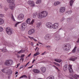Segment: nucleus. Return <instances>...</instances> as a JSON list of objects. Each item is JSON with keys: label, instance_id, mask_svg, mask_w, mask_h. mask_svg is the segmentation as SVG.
<instances>
[{"label": "nucleus", "instance_id": "obj_11", "mask_svg": "<svg viewBox=\"0 0 79 79\" xmlns=\"http://www.w3.org/2000/svg\"><path fill=\"white\" fill-rule=\"evenodd\" d=\"M58 27V23H56L52 25V28L53 29H57Z\"/></svg>", "mask_w": 79, "mask_h": 79}, {"label": "nucleus", "instance_id": "obj_57", "mask_svg": "<svg viewBox=\"0 0 79 79\" xmlns=\"http://www.w3.org/2000/svg\"><path fill=\"white\" fill-rule=\"evenodd\" d=\"M31 46H33V43L32 42H31Z\"/></svg>", "mask_w": 79, "mask_h": 79}, {"label": "nucleus", "instance_id": "obj_64", "mask_svg": "<svg viewBox=\"0 0 79 79\" xmlns=\"http://www.w3.org/2000/svg\"><path fill=\"white\" fill-rule=\"evenodd\" d=\"M30 77H30V76H28V78H29V79H30Z\"/></svg>", "mask_w": 79, "mask_h": 79}, {"label": "nucleus", "instance_id": "obj_35", "mask_svg": "<svg viewBox=\"0 0 79 79\" xmlns=\"http://www.w3.org/2000/svg\"><path fill=\"white\" fill-rule=\"evenodd\" d=\"M11 17L12 19L15 21V18H14V16H13V15L12 14L11 15Z\"/></svg>", "mask_w": 79, "mask_h": 79}, {"label": "nucleus", "instance_id": "obj_56", "mask_svg": "<svg viewBox=\"0 0 79 79\" xmlns=\"http://www.w3.org/2000/svg\"><path fill=\"white\" fill-rule=\"evenodd\" d=\"M35 61V59L33 60L32 61V63H34V61Z\"/></svg>", "mask_w": 79, "mask_h": 79}, {"label": "nucleus", "instance_id": "obj_14", "mask_svg": "<svg viewBox=\"0 0 79 79\" xmlns=\"http://www.w3.org/2000/svg\"><path fill=\"white\" fill-rule=\"evenodd\" d=\"M44 39L46 40H49L50 39V37L49 34H46V36L44 37Z\"/></svg>", "mask_w": 79, "mask_h": 79}, {"label": "nucleus", "instance_id": "obj_55", "mask_svg": "<svg viewBox=\"0 0 79 79\" xmlns=\"http://www.w3.org/2000/svg\"><path fill=\"white\" fill-rule=\"evenodd\" d=\"M33 40H34V41H35V42H37V40H35V39H33Z\"/></svg>", "mask_w": 79, "mask_h": 79}, {"label": "nucleus", "instance_id": "obj_48", "mask_svg": "<svg viewBox=\"0 0 79 79\" xmlns=\"http://www.w3.org/2000/svg\"><path fill=\"white\" fill-rule=\"evenodd\" d=\"M31 55V53L27 57V58L28 57H30V56Z\"/></svg>", "mask_w": 79, "mask_h": 79}, {"label": "nucleus", "instance_id": "obj_34", "mask_svg": "<svg viewBox=\"0 0 79 79\" xmlns=\"http://www.w3.org/2000/svg\"><path fill=\"white\" fill-rule=\"evenodd\" d=\"M23 77H26V78H27V77L26 75H23L21 77H19V79H21V78H23Z\"/></svg>", "mask_w": 79, "mask_h": 79}, {"label": "nucleus", "instance_id": "obj_19", "mask_svg": "<svg viewBox=\"0 0 79 79\" xmlns=\"http://www.w3.org/2000/svg\"><path fill=\"white\" fill-rule=\"evenodd\" d=\"M55 39L56 40H59L60 39V36L59 35L55 36Z\"/></svg>", "mask_w": 79, "mask_h": 79}, {"label": "nucleus", "instance_id": "obj_32", "mask_svg": "<svg viewBox=\"0 0 79 79\" xmlns=\"http://www.w3.org/2000/svg\"><path fill=\"white\" fill-rule=\"evenodd\" d=\"M2 52L4 53V52H7V50L6 48H3V49L2 50Z\"/></svg>", "mask_w": 79, "mask_h": 79}, {"label": "nucleus", "instance_id": "obj_52", "mask_svg": "<svg viewBox=\"0 0 79 79\" xmlns=\"http://www.w3.org/2000/svg\"><path fill=\"white\" fill-rule=\"evenodd\" d=\"M0 8H3V6L2 5H0Z\"/></svg>", "mask_w": 79, "mask_h": 79}, {"label": "nucleus", "instance_id": "obj_3", "mask_svg": "<svg viewBox=\"0 0 79 79\" xmlns=\"http://www.w3.org/2000/svg\"><path fill=\"white\" fill-rule=\"evenodd\" d=\"M62 48L64 51H69L71 49V45L69 44H64Z\"/></svg>", "mask_w": 79, "mask_h": 79}, {"label": "nucleus", "instance_id": "obj_23", "mask_svg": "<svg viewBox=\"0 0 79 79\" xmlns=\"http://www.w3.org/2000/svg\"><path fill=\"white\" fill-rule=\"evenodd\" d=\"M54 61L56 62H57V63H60V62H61L62 60L60 59H56L54 60Z\"/></svg>", "mask_w": 79, "mask_h": 79}, {"label": "nucleus", "instance_id": "obj_47", "mask_svg": "<svg viewBox=\"0 0 79 79\" xmlns=\"http://www.w3.org/2000/svg\"><path fill=\"white\" fill-rule=\"evenodd\" d=\"M9 72L10 73H12V70H9Z\"/></svg>", "mask_w": 79, "mask_h": 79}, {"label": "nucleus", "instance_id": "obj_49", "mask_svg": "<svg viewBox=\"0 0 79 79\" xmlns=\"http://www.w3.org/2000/svg\"><path fill=\"white\" fill-rule=\"evenodd\" d=\"M2 71L3 73H5V69H3L2 70Z\"/></svg>", "mask_w": 79, "mask_h": 79}, {"label": "nucleus", "instance_id": "obj_22", "mask_svg": "<svg viewBox=\"0 0 79 79\" xmlns=\"http://www.w3.org/2000/svg\"><path fill=\"white\" fill-rule=\"evenodd\" d=\"M41 23H38L36 24V28H39L40 27V25H41Z\"/></svg>", "mask_w": 79, "mask_h": 79}, {"label": "nucleus", "instance_id": "obj_8", "mask_svg": "<svg viewBox=\"0 0 79 79\" xmlns=\"http://www.w3.org/2000/svg\"><path fill=\"white\" fill-rule=\"evenodd\" d=\"M28 4L29 5H30V6L31 7H33L35 6V4H34V2L33 1L29 0L28 2Z\"/></svg>", "mask_w": 79, "mask_h": 79}, {"label": "nucleus", "instance_id": "obj_4", "mask_svg": "<svg viewBox=\"0 0 79 79\" xmlns=\"http://www.w3.org/2000/svg\"><path fill=\"white\" fill-rule=\"evenodd\" d=\"M5 64L7 66H10L13 64V60H6L5 62Z\"/></svg>", "mask_w": 79, "mask_h": 79}, {"label": "nucleus", "instance_id": "obj_50", "mask_svg": "<svg viewBox=\"0 0 79 79\" xmlns=\"http://www.w3.org/2000/svg\"><path fill=\"white\" fill-rule=\"evenodd\" d=\"M21 52L22 53H23V52H25V50H21Z\"/></svg>", "mask_w": 79, "mask_h": 79}, {"label": "nucleus", "instance_id": "obj_41", "mask_svg": "<svg viewBox=\"0 0 79 79\" xmlns=\"http://www.w3.org/2000/svg\"><path fill=\"white\" fill-rule=\"evenodd\" d=\"M39 54L40 53L39 52L36 53L34 54V56H37V55H39Z\"/></svg>", "mask_w": 79, "mask_h": 79}, {"label": "nucleus", "instance_id": "obj_61", "mask_svg": "<svg viewBox=\"0 0 79 79\" xmlns=\"http://www.w3.org/2000/svg\"><path fill=\"white\" fill-rule=\"evenodd\" d=\"M45 54L44 53V52L43 53H42L41 55H44Z\"/></svg>", "mask_w": 79, "mask_h": 79}, {"label": "nucleus", "instance_id": "obj_26", "mask_svg": "<svg viewBox=\"0 0 79 79\" xmlns=\"http://www.w3.org/2000/svg\"><path fill=\"white\" fill-rule=\"evenodd\" d=\"M31 21V19L28 18L27 19V20L26 21V23H27V24H30V22Z\"/></svg>", "mask_w": 79, "mask_h": 79}, {"label": "nucleus", "instance_id": "obj_44", "mask_svg": "<svg viewBox=\"0 0 79 79\" xmlns=\"http://www.w3.org/2000/svg\"><path fill=\"white\" fill-rule=\"evenodd\" d=\"M25 55L24 54H22L21 55V56H20V58H23L24 57V56Z\"/></svg>", "mask_w": 79, "mask_h": 79}, {"label": "nucleus", "instance_id": "obj_54", "mask_svg": "<svg viewBox=\"0 0 79 79\" xmlns=\"http://www.w3.org/2000/svg\"><path fill=\"white\" fill-rule=\"evenodd\" d=\"M20 60L23 61V60H24V59L23 58H21L20 59Z\"/></svg>", "mask_w": 79, "mask_h": 79}, {"label": "nucleus", "instance_id": "obj_59", "mask_svg": "<svg viewBox=\"0 0 79 79\" xmlns=\"http://www.w3.org/2000/svg\"><path fill=\"white\" fill-rule=\"evenodd\" d=\"M38 44H42V43H40L39 41L38 42Z\"/></svg>", "mask_w": 79, "mask_h": 79}, {"label": "nucleus", "instance_id": "obj_27", "mask_svg": "<svg viewBox=\"0 0 79 79\" xmlns=\"http://www.w3.org/2000/svg\"><path fill=\"white\" fill-rule=\"evenodd\" d=\"M47 79H54L55 78L53 76H51L47 78Z\"/></svg>", "mask_w": 79, "mask_h": 79}, {"label": "nucleus", "instance_id": "obj_46", "mask_svg": "<svg viewBox=\"0 0 79 79\" xmlns=\"http://www.w3.org/2000/svg\"><path fill=\"white\" fill-rule=\"evenodd\" d=\"M8 9V8H7V7H5L4 8V10H5V11H7V10Z\"/></svg>", "mask_w": 79, "mask_h": 79}, {"label": "nucleus", "instance_id": "obj_63", "mask_svg": "<svg viewBox=\"0 0 79 79\" xmlns=\"http://www.w3.org/2000/svg\"><path fill=\"white\" fill-rule=\"evenodd\" d=\"M29 64V62H28L26 64V66H27V64Z\"/></svg>", "mask_w": 79, "mask_h": 79}, {"label": "nucleus", "instance_id": "obj_9", "mask_svg": "<svg viewBox=\"0 0 79 79\" xmlns=\"http://www.w3.org/2000/svg\"><path fill=\"white\" fill-rule=\"evenodd\" d=\"M35 32V30L34 29H32L30 30L28 32V34L29 35H32L33 34H34Z\"/></svg>", "mask_w": 79, "mask_h": 79}, {"label": "nucleus", "instance_id": "obj_58", "mask_svg": "<svg viewBox=\"0 0 79 79\" xmlns=\"http://www.w3.org/2000/svg\"><path fill=\"white\" fill-rule=\"evenodd\" d=\"M20 65V64L19 63L17 65V67H18V66H19Z\"/></svg>", "mask_w": 79, "mask_h": 79}, {"label": "nucleus", "instance_id": "obj_20", "mask_svg": "<svg viewBox=\"0 0 79 79\" xmlns=\"http://www.w3.org/2000/svg\"><path fill=\"white\" fill-rule=\"evenodd\" d=\"M15 0H7V2L8 3H14Z\"/></svg>", "mask_w": 79, "mask_h": 79}, {"label": "nucleus", "instance_id": "obj_40", "mask_svg": "<svg viewBox=\"0 0 79 79\" xmlns=\"http://www.w3.org/2000/svg\"><path fill=\"white\" fill-rule=\"evenodd\" d=\"M34 23V20H33L31 22V23H30V24H32L33 23Z\"/></svg>", "mask_w": 79, "mask_h": 79}, {"label": "nucleus", "instance_id": "obj_31", "mask_svg": "<svg viewBox=\"0 0 79 79\" xmlns=\"http://www.w3.org/2000/svg\"><path fill=\"white\" fill-rule=\"evenodd\" d=\"M37 13L36 12L35 14L34 13L33 14V16L34 18H35V17L37 16Z\"/></svg>", "mask_w": 79, "mask_h": 79}, {"label": "nucleus", "instance_id": "obj_6", "mask_svg": "<svg viewBox=\"0 0 79 79\" xmlns=\"http://www.w3.org/2000/svg\"><path fill=\"white\" fill-rule=\"evenodd\" d=\"M52 23L50 22H47L45 24L46 27L48 29H52Z\"/></svg>", "mask_w": 79, "mask_h": 79}, {"label": "nucleus", "instance_id": "obj_33", "mask_svg": "<svg viewBox=\"0 0 79 79\" xmlns=\"http://www.w3.org/2000/svg\"><path fill=\"white\" fill-rule=\"evenodd\" d=\"M53 63L54 64H55V65H56V66H58L59 67H60V65L58 64V63H57L55 62H53Z\"/></svg>", "mask_w": 79, "mask_h": 79}, {"label": "nucleus", "instance_id": "obj_45", "mask_svg": "<svg viewBox=\"0 0 79 79\" xmlns=\"http://www.w3.org/2000/svg\"><path fill=\"white\" fill-rule=\"evenodd\" d=\"M24 68V66L23 65H21L20 67L19 68V69H22V68Z\"/></svg>", "mask_w": 79, "mask_h": 79}, {"label": "nucleus", "instance_id": "obj_12", "mask_svg": "<svg viewBox=\"0 0 79 79\" xmlns=\"http://www.w3.org/2000/svg\"><path fill=\"white\" fill-rule=\"evenodd\" d=\"M65 10H66V9L64 7H61L60 9V13H64V12L65 11Z\"/></svg>", "mask_w": 79, "mask_h": 79}, {"label": "nucleus", "instance_id": "obj_42", "mask_svg": "<svg viewBox=\"0 0 79 79\" xmlns=\"http://www.w3.org/2000/svg\"><path fill=\"white\" fill-rule=\"evenodd\" d=\"M4 16V15H3L0 14V18H3Z\"/></svg>", "mask_w": 79, "mask_h": 79}, {"label": "nucleus", "instance_id": "obj_51", "mask_svg": "<svg viewBox=\"0 0 79 79\" xmlns=\"http://www.w3.org/2000/svg\"><path fill=\"white\" fill-rule=\"evenodd\" d=\"M22 53V52H21V51L20 50L19 52H18L17 53L19 54V53Z\"/></svg>", "mask_w": 79, "mask_h": 79}, {"label": "nucleus", "instance_id": "obj_13", "mask_svg": "<svg viewBox=\"0 0 79 79\" xmlns=\"http://www.w3.org/2000/svg\"><path fill=\"white\" fill-rule=\"evenodd\" d=\"M15 3H13L12 4H10L9 5V6L10 9L11 10H13L14 8H15Z\"/></svg>", "mask_w": 79, "mask_h": 79}, {"label": "nucleus", "instance_id": "obj_10", "mask_svg": "<svg viewBox=\"0 0 79 79\" xmlns=\"http://www.w3.org/2000/svg\"><path fill=\"white\" fill-rule=\"evenodd\" d=\"M24 15L23 14H22L19 15L17 18L19 20H22L24 18Z\"/></svg>", "mask_w": 79, "mask_h": 79}, {"label": "nucleus", "instance_id": "obj_28", "mask_svg": "<svg viewBox=\"0 0 79 79\" xmlns=\"http://www.w3.org/2000/svg\"><path fill=\"white\" fill-rule=\"evenodd\" d=\"M42 2V0H38L36 2V4H40Z\"/></svg>", "mask_w": 79, "mask_h": 79}, {"label": "nucleus", "instance_id": "obj_30", "mask_svg": "<svg viewBox=\"0 0 79 79\" xmlns=\"http://www.w3.org/2000/svg\"><path fill=\"white\" fill-rule=\"evenodd\" d=\"M76 48H77V47L76 46H75L74 49L72 50V52H73V53L76 52Z\"/></svg>", "mask_w": 79, "mask_h": 79}, {"label": "nucleus", "instance_id": "obj_53", "mask_svg": "<svg viewBox=\"0 0 79 79\" xmlns=\"http://www.w3.org/2000/svg\"><path fill=\"white\" fill-rule=\"evenodd\" d=\"M32 66H33V65H32L31 67H28V69H29V68H32Z\"/></svg>", "mask_w": 79, "mask_h": 79}, {"label": "nucleus", "instance_id": "obj_7", "mask_svg": "<svg viewBox=\"0 0 79 79\" xmlns=\"http://www.w3.org/2000/svg\"><path fill=\"white\" fill-rule=\"evenodd\" d=\"M73 73L72 74V73H70V76H71V78L73 79V78H74L75 79H78L77 77L79 78V75H78L76 74H73Z\"/></svg>", "mask_w": 79, "mask_h": 79}, {"label": "nucleus", "instance_id": "obj_60", "mask_svg": "<svg viewBox=\"0 0 79 79\" xmlns=\"http://www.w3.org/2000/svg\"><path fill=\"white\" fill-rule=\"evenodd\" d=\"M18 72H15V74H18Z\"/></svg>", "mask_w": 79, "mask_h": 79}, {"label": "nucleus", "instance_id": "obj_39", "mask_svg": "<svg viewBox=\"0 0 79 79\" xmlns=\"http://www.w3.org/2000/svg\"><path fill=\"white\" fill-rule=\"evenodd\" d=\"M52 67H54L56 69H57V70H58V71H59V69H58V67H56L55 65H52Z\"/></svg>", "mask_w": 79, "mask_h": 79}, {"label": "nucleus", "instance_id": "obj_25", "mask_svg": "<svg viewBox=\"0 0 79 79\" xmlns=\"http://www.w3.org/2000/svg\"><path fill=\"white\" fill-rule=\"evenodd\" d=\"M75 0H71L70 2V6H73V4L74 3Z\"/></svg>", "mask_w": 79, "mask_h": 79}, {"label": "nucleus", "instance_id": "obj_37", "mask_svg": "<svg viewBox=\"0 0 79 79\" xmlns=\"http://www.w3.org/2000/svg\"><path fill=\"white\" fill-rule=\"evenodd\" d=\"M64 19H65V18H64V17H62V19H60V22H63V21H64Z\"/></svg>", "mask_w": 79, "mask_h": 79}, {"label": "nucleus", "instance_id": "obj_21", "mask_svg": "<svg viewBox=\"0 0 79 79\" xmlns=\"http://www.w3.org/2000/svg\"><path fill=\"white\" fill-rule=\"evenodd\" d=\"M34 73H39L40 72V70L38 69H34L33 70Z\"/></svg>", "mask_w": 79, "mask_h": 79}, {"label": "nucleus", "instance_id": "obj_62", "mask_svg": "<svg viewBox=\"0 0 79 79\" xmlns=\"http://www.w3.org/2000/svg\"><path fill=\"white\" fill-rule=\"evenodd\" d=\"M46 47H48V48H50V46H47Z\"/></svg>", "mask_w": 79, "mask_h": 79}, {"label": "nucleus", "instance_id": "obj_29", "mask_svg": "<svg viewBox=\"0 0 79 79\" xmlns=\"http://www.w3.org/2000/svg\"><path fill=\"white\" fill-rule=\"evenodd\" d=\"M20 23H21V22H17L14 25L15 27H17V26H18V24H19Z\"/></svg>", "mask_w": 79, "mask_h": 79}, {"label": "nucleus", "instance_id": "obj_15", "mask_svg": "<svg viewBox=\"0 0 79 79\" xmlns=\"http://www.w3.org/2000/svg\"><path fill=\"white\" fill-rule=\"evenodd\" d=\"M27 26V23H23L21 25V28H22L23 30L25 29V27Z\"/></svg>", "mask_w": 79, "mask_h": 79}, {"label": "nucleus", "instance_id": "obj_1", "mask_svg": "<svg viewBox=\"0 0 79 79\" xmlns=\"http://www.w3.org/2000/svg\"><path fill=\"white\" fill-rule=\"evenodd\" d=\"M48 15V12L47 11H43L38 14L37 16L38 18L41 19L43 18H45Z\"/></svg>", "mask_w": 79, "mask_h": 79}, {"label": "nucleus", "instance_id": "obj_16", "mask_svg": "<svg viewBox=\"0 0 79 79\" xmlns=\"http://www.w3.org/2000/svg\"><path fill=\"white\" fill-rule=\"evenodd\" d=\"M77 59V57L73 56L71 57L70 59V60L73 61H75V60H76Z\"/></svg>", "mask_w": 79, "mask_h": 79}, {"label": "nucleus", "instance_id": "obj_24", "mask_svg": "<svg viewBox=\"0 0 79 79\" xmlns=\"http://www.w3.org/2000/svg\"><path fill=\"white\" fill-rule=\"evenodd\" d=\"M4 23V20L3 19L0 18V25L3 24Z\"/></svg>", "mask_w": 79, "mask_h": 79}, {"label": "nucleus", "instance_id": "obj_36", "mask_svg": "<svg viewBox=\"0 0 79 79\" xmlns=\"http://www.w3.org/2000/svg\"><path fill=\"white\" fill-rule=\"evenodd\" d=\"M67 13L68 15H71L72 13V11L71 10H69V11H67Z\"/></svg>", "mask_w": 79, "mask_h": 79}, {"label": "nucleus", "instance_id": "obj_38", "mask_svg": "<svg viewBox=\"0 0 79 79\" xmlns=\"http://www.w3.org/2000/svg\"><path fill=\"white\" fill-rule=\"evenodd\" d=\"M3 31V29L2 27L0 26V32H2Z\"/></svg>", "mask_w": 79, "mask_h": 79}, {"label": "nucleus", "instance_id": "obj_18", "mask_svg": "<svg viewBox=\"0 0 79 79\" xmlns=\"http://www.w3.org/2000/svg\"><path fill=\"white\" fill-rule=\"evenodd\" d=\"M61 3V2L59 1H56L54 2V6H57V5H60Z\"/></svg>", "mask_w": 79, "mask_h": 79}, {"label": "nucleus", "instance_id": "obj_43", "mask_svg": "<svg viewBox=\"0 0 79 79\" xmlns=\"http://www.w3.org/2000/svg\"><path fill=\"white\" fill-rule=\"evenodd\" d=\"M15 55H16V56H17V58H21V56H18V54H15Z\"/></svg>", "mask_w": 79, "mask_h": 79}, {"label": "nucleus", "instance_id": "obj_5", "mask_svg": "<svg viewBox=\"0 0 79 79\" xmlns=\"http://www.w3.org/2000/svg\"><path fill=\"white\" fill-rule=\"evenodd\" d=\"M6 32L7 34H8V35H11V34H13V31L11 28L8 27L6 29Z\"/></svg>", "mask_w": 79, "mask_h": 79}, {"label": "nucleus", "instance_id": "obj_2", "mask_svg": "<svg viewBox=\"0 0 79 79\" xmlns=\"http://www.w3.org/2000/svg\"><path fill=\"white\" fill-rule=\"evenodd\" d=\"M68 69L69 71V72L70 73H71V74H73V69H72V65H69L68 64H66L63 67V70L64 71H66V70H67V69Z\"/></svg>", "mask_w": 79, "mask_h": 79}, {"label": "nucleus", "instance_id": "obj_17", "mask_svg": "<svg viewBox=\"0 0 79 79\" xmlns=\"http://www.w3.org/2000/svg\"><path fill=\"white\" fill-rule=\"evenodd\" d=\"M40 70L42 73H44L46 71V68L44 67H42L40 68Z\"/></svg>", "mask_w": 79, "mask_h": 79}]
</instances>
